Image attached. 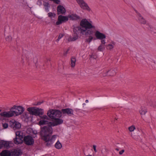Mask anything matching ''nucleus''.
<instances>
[{
	"mask_svg": "<svg viewBox=\"0 0 156 156\" xmlns=\"http://www.w3.org/2000/svg\"><path fill=\"white\" fill-rule=\"evenodd\" d=\"M93 148L95 151V152H97V150H96V146L95 145H93Z\"/></svg>",
	"mask_w": 156,
	"mask_h": 156,
	"instance_id": "nucleus-36",
	"label": "nucleus"
},
{
	"mask_svg": "<svg viewBox=\"0 0 156 156\" xmlns=\"http://www.w3.org/2000/svg\"><path fill=\"white\" fill-rule=\"evenodd\" d=\"M139 112L141 115H144L147 112V109L144 106H141L139 110Z\"/></svg>",
	"mask_w": 156,
	"mask_h": 156,
	"instance_id": "nucleus-23",
	"label": "nucleus"
},
{
	"mask_svg": "<svg viewBox=\"0 0 156 156\" xmlns=\"http://www.w3.org/2000/svg\"><path fill=\"white\" fill-rule=\"evenodd\" d=\"M115 120H117V119H116V118H115Z\"/></svg>",
	"mask_w": 156,
	"mask_h": 156,
	"instance_id": "nucleus-45",
	"label": "nucleus"
},
{
	"mask_svg": "<svg viewBox=\"0 0 156 156\" xmlns=\"http://www.w3.org/2000/svg\"><path fill=\"white\" fill-rule=\"evenodd\" d=\"M24 142L27 145H32L34 143V140L32 136L27 135L24 137Z\"/></svg>",
	"mask_w": 156,
	"mask_h": 156,
	"instance_id": "nucleus-8",
	"label": "nucleus"
},
{
	"mask_svg": "<svg viewBox=\"0 0 156 156\" xmlns=\"http://www.w3.org/2000/svg\"><path fill=\"white\" fill-rule=\"evenodd\" d=\"M50 1H53L54 3L57 4H59L60 3V0H50Z\"/></svg>",
	"mask_w": 156,
	"mask_h": 156,
	"instance_id": "nucleus-33",
	"label": "nucleus"
},
{
	"mask_svg": "<svg viewBox=\"0 0 156 156\" xmlns=\"http://www.w3.org/2000/svg\"><path fill=\"white\" fill-rule=\"evenodd\" d=\"M55 147L56 148L60 149L62 147V145L59 141H58L55 144Z\"/></svg>",
	"mask_w": 156,
	"mask_h": 156,
	"instance_id": "nucleus-26",
	"label": "nucleus"
},
{
	"mask_svg": "<svg viewBox=\"0 0 156 156\" xmlns=\"http://www.w3.org/2000/svg\"><path fill=\"white\" fill-rule=\"evenodd\" d=\"M61 112L63 114H67L69 115H71L73 114V111L71 109L67 108L62 109Z\"/></svg>",
	"mask_w": 156,
	"mask_h": 156,
	"instance_id": "nucleus-16",
	"label": "nucleus"
},
{
	"mask_svg": "<svg viewBox=\"0 0 156 156\" xmlns=\"http://www.w3.org/2000/svg\"><path fill=\"white\" fill-rule=\"evenodd\" d=\"M12 37L10 36H9L6 37V41H10L12 39Z\"/></svg>",
	"mask_w": 156,
	"mask_h": 156,
	"instance_id": "nucleus-34",
	"label": "nucleus"
},
{
	"mask_svg": "<svg viewBox=\"0 0 156 156\" xmlns=\"http://www.w3.org/2000/svg\"><path fill=\"white\" fill-rule=\"evenodd\" d=\"M76 61V58L74 57H72L71 59L70 66L72 67H73L75 65V62Z\"/></svg>",
	"mask_w": 156,
	"mask_h": 156,
	"instance_id": "nucleus-25",
	"label": "nucleus"
},
{
	"mask_svg": "<svg viewBox=\"0 0 156 156\" xmlns=\"http://www.w3.org/2000/svg\"><path fill=\"white\" fill-rule=\"evenodd\" d=\"M23 136H20V137H15L14 139V142L16 144H21L23 142Z\"/></svg>",
	"mask_w": 156,
	"mask_h": 156,
	"instance_id": "nucleus-18",
	"label": "nucleus"
},
{
	"mask_svg": "<svg viewBox=\"0 0 156 156\" xmlns=\"http://www.w3.org/2000/svg\"><path fill=\"white\" fill-rule=\"evenodd\" d=\"M11 153L7 150H5L2 151L0 153L1 156H11Z\"/></svg>",
	"mask_w": 156,
	"mask_h": 156,
	"instance_id": "nucleus-20",
	"label": "nucleus"
},
{
	"mask_svg": "<svg viewBox=\"0 0 156 156\" xmlns=\"http://www.w3.org/2000/svg\"><path fill=\"white\" fill-rule=\"evenodd\" d=\"M26 60H27H27H30V58H27V57H26Z\"/></svg>",
	"mask_w": 156,
	"mask_h": 156,
	"instance_id": "nucleus-39",
	"label": "nucleus"
},
{
	"mask_svg": "<svg viewBox=\"0 0 156 156\" xmlns=\"http://www.w3.org/2000/svg\"><path fill=\"white\" fill-rule=\"evenodd\" d=\"M68 19L70 20H76L80 19V16L76 13H70L68 15Z\"/></svg>",
	"mask_w": 156,
	"mask_h": 156,
	"instance_id": "nucleus-13",
	"label": "nucleus"
},
{
	"mask_svg": "<svg viewBox=\"0 0 156 156\" xmlns=\"http://www.w3.org/2000/svg\"><path fill=\"white\" fill-rule=\"evenodd\" d=\"M24 111V108L20 106L14 105L9 111H5L0 113V115L5 118H10L21 114Z\"/></svg>",
	"mask_w": 156,
	"mask_h": 156,
	"instance_id": "nucleus-3",
	"label": "nucleus"
},
{
	"mask_svg": "<svg viewBox=\"0 0 156 156\" xmlns=\"http://www.w3.org/2000/svg\"><path fill=\"white\" fill-rule=\"evenodd\" d=\"M85 105H86V104H85V103H83V106Z\"/></svg>",
	"mask_w": 156,
	"mask_h": 156,
	"instance_id": "nucleus-42",
	"label": "nucleus"
},
{
	"mask_svg": "<svg viewBox=\"0 0 156 156\" xmlns=\"http://www.w3.org/2000/svg\"><path fill=\"white\" fill-rule=\"evenodd\" d=\"M47 115L50 118L54 119V122L51 123V126L60 124L63 122L62 119H59L62 116V112L59 110H51L48 112Z\"/></svg>",
	"mask_w": 156,
	"mask_h": 156,
	"instance_id": "nucleus-4",
	"label": "nucleus"
},
{
	"mask_svg": "<svg viewBox=\"0 0 156 156\" xmlns=\"http://www.w3.org/2000/svg\"><path fill=\"white\" fill-rule=\"evenodd\" d=\"M124 152V150H122L119 152V154L121 155Z\"/></svg>",
	"mask_w": 156,
	"mask_h": 156,
	"instance_id": "nucleus-37",
	"label": "nucleus"
},
{
	"mask_svg": "<svg viewBox=\"0 0 156 156\" xmlns=\"http://www.w3.org/2000/svg\"><path fill=\"white\" fill-rule=\"evenodd\" d=\"M40 120L38 124L40 126L49 124V126H45L41 128V135L42 139L47 142V145L50 146L55 141L57 136L53 135L51 136L52 132V128L51 126V122L48 120L49 118L46 115L40 116Z\"/></svg>",
	"mask_w": 156,
	"mask_h": 156,
	"instance_id": "nucleus-2",
	"label": "nucleus"
},
{
	"mask_svg": "<svg viewBox=\"0 0 156 156\" xmlns=\"http://www.w3.org/2000/svg\"><path fill=\"white\" fill-rule=\"evenodd\" d=\"M48 16L50 18L52 19V18H54L55 17L56 14L54 13L51 12H49L48 14Z\"/></svg>",
	"mask_w": 156,
	"mask_h": 156,
	"instance_id": "nucleus-28",
	"label": "nucleus"
},
{
	"mask_svg": "<svg viewBox=\"0 0 156 156\" xmlns=\"http://www.w3.org/2000/svg\"><path fill=\"white\" fill-rule=\"evenodd\" d=\"M21 132L19 131H16V137H20V136H23L22 135L20 134Z\"/></svg>",
	"mask_w": 156,
	"mask_h": 156,
	"instance_id": "nucleus-30",
	"label": "nucleus"
},
{
	"mask_svg": "<svg viewBox=\"0 0 156 156\" xmlns=\"http://www.w3.org/2000/svg\"><path fill=\"white\" fill-rule=\"evenodd\" d=\"M135 128V127L134 126L132 125L128 128V129L130 132H132L133 131Z\"/></svg>",
	"mask_w": 156,
	"mask_h": 156,
	"instance_id": "nucleus-29",
	"label": "nucleus"
},
{
	"mask_svg": "<svg viewBox=\"0 0 156 156\" xmlns=\"http://www.w3.org/2000/svg\"><path fill=\"white\" fill-rule=\"evenodd\" d=\"M57 13L58 15L60 14H64L65 13L66 10L64 7L59 5L57 7Z\"/></svg>",
	"mask_w": 156,
	"mask_h": 156,
	"instance_id": "nucleus-14",
	"label": "nucleus"
},
{
	"mask_svg": "<svg viewBox=\"0 0 156 156\" xmlns=\"http://www.w3.org/2000/svg\"><path fill=\"white\" fill-rule=\"evenodd\" d=\"M94 37L95 38V40L97 39L101 41V43L98 48V50L100 51H103L105 47L106 35L104 34L101 32L100 31L97 30L95 32Z\"/></svg>",
	"mask_w": 156,
	"mask_h": 156,
	"instance_id": "nucleus-5",
	"label": "nucleus"
},
{
	"mask_svg": "<svg viewBox=\"0 0 156 156\" xmlns=\"http://www.w3.org/2000/svg\"><path fill=\"white\" fill-rule=\"evenodd\" d=\"M73 31L74 30H73ZM78 31H79V30H77L76 31L75 30V32L73 31L74 32V34L73 35V37L71 36L69 37L68 38V41H74L77 40L78 37L77 34Z\"/></svg>",
	"mask_w": 156,
	"mask_h": 156,
	"instance_id": "nucleus-15",
	"label": "nucleus"
},
{
	"mask_svg": "<svg viewBox=\"0 0 156 156\" xmlns=\"http://www.w3.org/2000/svg\"><path fill=\"white\" fill-rule=\"evenodd\" d=\"M12 154L14 156H18L21 154V151L19 149H15L12 152Z\"/></svg>",
	"mask_w": 156,
	"mask_h": 156,
	"instance_id": "nucleus-22",
	"label": "nucleus"
},
{
	"mask_svg": "<svg viewBox=\"0 0 156 156\" xmlns=\"http://www.w3.org/2000/svg\"><path fill=\"white\" fill-rule=\"evenodd\" d=\"M116 45V43L113 41H110L106 45V48L107 49L111 50L115 48Z\"/></svg>",
	"mask_w": 156,
	"mask_h": 156,
	"instance_id": "nucleus-11",
	"label": "nucleus"
},
{
	"mask_svg": "<svg viewBox=\"0 0 156 156\" xmlns=\"http://www.w3.org/2000/svg\"><path fill=\"white\" fill-rule=\"evenodd\" d=\"M88 102V100H86V101H85V102L86 103H87Z\"/></svg>",
	"mask_w": 156,
	"mask_h": 156,
	"instance_id": "nucleus-40",
	"label": "nucleus"
},
{
	"mask_svg": "<svg viewBox=\"0 0 156 156\" xmlns=\"http://www.w3.org/2000/svg\"><path fill=\"white\" fill-rule=\"evenodd\" d=\"M0 144V148H1L3 147L7 148L8 147H9V142L5 141L4 140L1 141Z\"/></svg>",
	"mask_w": 156,
	"mask_h": 156,
	"instance_id": "nucleus-19",
	"label": "nucleus"
},
{
	"mask_svg": "<svg viewBox=\"0 0 156 156\" xmlns=\"http://www.w3.org/2000/svg\"><path fill=\"white\" fill-rule=\"evenodd\" d=\"M69 50H70V48H68L66 50H65L64 51V53H63L64 55L65 56H66L67 54L68 53L69 51Z\"/></svg>",
	"mask_w": 156,
	"mask_h": 156,
	"instance_id": "nucleus-32",
	"label": "nucleus"
},
{
	"mask_svg": "<svg viewBox=\"0 0 156 156\" xmlns=\"http://www.w3.org/2000/svg\"><path fill=\"white\" fill-rule=\"evenodd\" d=\"M87 156H92L91 155H87Z\"/></svg>",
	"mask_w": 156,
	"mask_h": 156,
	"instance_id": "nucleus-43",
	"label": "nucleus"
},
{
	"mask_svg": "<svg viewBox=\"0 0 156 156\" xmlns=\"http://www.w3.org/2000/svg\"><path fill=\"white\" fill-rule=\"evenodd\" d=\"M2 111V110L1 109H0V112H1Z\"/></svg>",
	"mask_w": 156,
	"mask_h": 156,
	"instance_id": "nucleus-44",
	"label": "nucleus"
},
{
	"mask_svg": "<svg viewBox=\"0 0 156 156\" xmlns=\"http://www.w3.org/2000/svg\"><path fill=\"white\" fill-rule=\"evenodd\" d=\"M137 17L139 21L142 23L145 24L146 23V21L141 16L140 13H137Z\"/></svg>",
	"mask_w": 156,
	"mask_h": 156,
	"instance_id": "nucleus-24",
	"label": "nucleus"
},
{
	"mask_svg": "<svg viewBox=\"0 0 156 156\" xmlns=\"http://www.w3.org/2000/svg\"><path fill=\"white\" fill-rule=\"evenodd\" d=\"M10 123L11 126L14 129H19L21 127L20 123L15 120H12L10 121Z\"/></svg>",
	"mask_w": 156,
	"mask_h": 156,
	"instance_id": "nucleus-12",
	"label": "nucleus"
},
{
	"mask_svg": "<svg viewBox=\"0 0 156 156\" xmlns=\"http://www.w3.org/2000/svg\"><path fill=\"white\" fill-rule=\"evenodd\" d=\"M117 69L116 68L111 69L109 70H108L107 69H105L104 71V73H105L104 75V76H114L116 73L115 71Z\"/></svg>",
	"mask_w": 156,
	"mask_h": 156,
	"instance_id": "nucleus-10",
	"label": "nucleus"
},
{
	"mask_svg": "<svg viewBox=\"0 0 156 156\" xmlns=\"http://www.w3.org/2000/svg\"><path fill=\"white\" fill-rule=\"evenodd\" d=\"M115 149L117 151H119V149L118 148H116Z\"/></svg>",
	"mask_w": 156,
	"mask_h": 156,
	"instance_id": "nucleus-41",
	"label": "nucleus"
},
{
	"mask_svg": "<svg viewBox=\"0 0 156 156\" xmlns=\"http://www.w3.org/2000/svg\"><path fill=\"white\" fill-rule=\"evenodd\" d=\"M69 20L68 16H65L62 15H59L58 16V20L56 22V25H59L61 24L62 23L68 21Z\"/></svg>",
	"mask_w": 156,
	"mask_h": 156,
	"instance_id": "nucleus-9",
	"label": "nucleus"
},
{
	"mask_svg": "<svg viewBox=\"0 0 156 156\" xmlns=\"http://www.w3.org/2000/svg\"><path fill=\"white\" fill-rule=\"evenodd\" d=\"M147 105L153 107L156 109V102L151 100H148L147 101Z\"/></svg>",
	"mask_w": 156,
	"mask_h": 156,
	"instance_id": "nucleus-17",
	"label": "nucleus"
},
{
	"mask_svg": "<svg viewBox=\"0 0 156 156\" xmlns=\"http://www.w3.org/2000/svg\"><path fill=\"white\" fill-rule=\"evenodd\" d=\"M2 126H3V127L5 129L7 128H8V125L7 123H5L3 124Z\"/></svg>",
	"mask_w": 156,
	"mask_h": 156,
	"instance_id": "nucleus-35",
	"label": "nucleus"
},
{
	"mask_svg": "<svg viewBox=\"0 0 156 156\" xmlns=\"http://www.w3.org/2000/svg\"><path fill=\"white\" fill-rule=\"evenodd\" d=\"M43 5L44 8L45 9V11L48 12L49 11V8H50V5L48 2H43Z\"/></svg>",
	"mask_w": 156,
	"mask_h": 156,
	"instance_id": "nucleus-21",
	"label": "nucleus"
},
{
	"mask_svg": "<svg viewBox=\"0 0 156 156\" xmlns=\"http://www.w3.org/2000/svg\"><path fill=\"white\" fill-rule=\"evenodd\" d=\"M23 4L24 5V8L25 9H29V10H30L31 9V8L28 6L27 3L25 0H23Z\"/></svg>",
	"mask_w": 156,
	"mask_h": 156,
	"instance_id": "nucleus-27",
	"label": "nucleus"
},
{
	"mask_svg": "<svg viewBox=\"0 0 156 156\" xmlns=\"http://www.w3.org/2000/svg\"><path fill=\"white\" fill-rule=\"evenodd\" d=\"M63 34H59L58 39L56 40V41L58 42L60 40L63 36Z\"/></svg>",
	"mask_w": 156,
	"mask_h": 156,
	"instance_id": "nucleus-31",
	"label": "nucleus"
},
{
	"mask_svg": "<svg viewBox=\"0 0 156 156\" xmlns=\"http://www.w3.org/2000/svg\"><path fill=\"white\" fill-rule=\"evenodd\" d=\"M27 111L30 113L32 115L40 116L43 113L42 110L38 108H36L35 107H30L27 109Z\"/></svg>",
	"mask_w": 156,
	"mask_h": 156,
	"instance_id": "nucleus-6",
	"label": "nucleus"
},
{
	"mask_svg": "<svg viewBox=\"0 0 156 156\" xmlns=\"http://www.w3.org/2000/svg\"><path fill=\"white\" fill-rule=\"evenodd\" d=\"M76 1L81 9L88 11H90V8L83 0H76Z\"/></svg>",
	"mask_w": 156,
	"mask_h": 156,
	"instance_id": "nucleus-7",
	"label": "nucleus"
},
{
	"mask_svg": "<svg viewBox=\"0 0 156 156\" xmlns=\"http://www.w3.org/2000/svg\"><path fill=\"white\" fill-rule=\"evenodd\" d=\"M42 103V102H38L37 104V105H41V103Z\"/></svg>",
	"mask_w": 156,
	"mask_h": 156,
	"instance_id": "nucleus-38",
	"label": "nucleus"
},
{
	"mask_svg": "<svg viewBox=\"0 0 156 156\" xmlns=\"http://www.w3.org/2000/svg\"><path fill=\"white\" fill-rule=\"evenodd\" d=\"M80 26L75 27L73 30H79L83 35H89L86 39V41L90 43L93 40H95V32L97 31H99L98 29V27L94 25L92 22L90 20H88L86 18L83 19L80 21Z\"/></svg>",
	"mask_w": 156,
	"mask_h": 156,
	"instance_id": "nucleus-1",
	"label": "nucleus"
}]
</instances>
